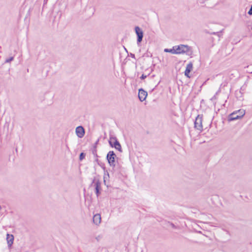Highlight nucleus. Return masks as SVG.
<instances>
[{
    "instance_id": "f257e3e1",
    "label": "nucleus",
    "mask_w": 252,
    "mask_h": 252,
    "mask_svg": "<svg viewBox=\"0 0 252 252\" xmlns=\"http://www.w3.org/2000/svg\"><path fill=\"white\" fill-rule=\"evenodd\" d=\"M176 54H186L191 56L193 54L192 48L187 45L180 44L175 46Z\"/></svg>"
},
{
    "instance_id": "f03ea898",
    "label": "nucleus",
    "mask_w": 252,
    "mask_h": 252,
    "mask_svg": "<svg viewBox=\"0 0 252 252\" xmlns=\"http://www.w3.org/2000/svg\"><path fill=\"white\" fill-rule=\"evenodd\" d=\"M108 142L109 144L112 147L115 148L120 152H122L121 145L118 141L116 137L113 135H110Z\"/></svg>"
},
{
    "instance_id": "7ed1b4c3",
    "label": "nucleus",
    "mask_w": 252,
    "mask_h": 252,
    "mask_svg": "<svg viewBox=\"0 0 252 252\" xmlns=\"http://www.w3.org/2000/svg\"><path fill=\"white\" fill-rule=\"evenodd\" d=\"M245 114V111L243 109H240L232 113L229 116V121H234L242 118Z\"/></svg>"
},
{
    "instance_id": "20e7f679",
    "label": "nucleus",
    "mask_w": 252,
    "mask_h": 252,
    "mask_svg": "<svg viewBox=\"0 0 252 252\" xmlns=\"http://www.w3.org/2000/svg\"><path fill=\"white\" fill-rule=\"evenodd\" d=\"M116 157V154L113 151H109L107 155V159L108 161L109 165L114 167L116 165L115 158Z\"/></svg>"
},
{
    "instance_id": "39448f33",
    "label": "nucleus",
    "mask_w": 252,
    "mask_h": 252,
    "mask_svg": "<svg viewBox=\"0 0 252 252\" xmlns=\"http://www.w3.org/2000/svg\"><path fill=\"white\" fill-rule=\"evenodd\" d=\"M202 120V116L198 115L196 117L194 122V127L200 131H202L203 130Z\"/></svg>"
},
{
    "instance_id": "423d86ee",
    "label": "nucleus",
    "mask_w": 252,
    "mask_h": 252,
    "mask_svg": "<svg viewBox=\"0 0 252 252\" xmlns=\"http://www.w3.org/2000/svg\"><path fill=\"white\" fill-rule=\"evenodd\" d=\"M135 31L136 34L137 36V43H140L142 40L143 37V32L141 29H140L139 27L137 26L135 27Z\"/></svg>"
},
{
    "instance_id": "0eeeda50",
    "label": "nucleus",
    "mask_w": 252,
    "mask_h": 252,
    "mask_svg": "<svg viewBox=\"0 0 252 252\" xmlns=\"http://www.w3.org/2000/svg\"><path fill=\"white\" fill-rule=\"evenodd\" d=\"M147 92L145 91L143 89H140L139 90L138 97L141 101H143L145 100L147 96Z\"/></svg>"
},
{
    "instance_id": "6e6552de",
    "label": "nucleus",
    "mask_w": 252,
    "mask_h": 252,
    "mask_svg": "<svg viewBox=\"0 0 252 252\" xmlns=\"http://www.w3.org/2000/svg\"><path fill=\"white\" fill-rule=\"evenodd\" d=\"M75 132L77 136L82 138L85 134L84 128L82 126H78L76 128Z\"/></svg>"
},
{
    "instance_id": "1a4fd4ad",
    "label": "nucleus",
    "mask_w": 252,
    "mask_h": 252,
    "mask_svg": "<svg viewBox=\"0 0 252 252\" xmlns=\"http://www.w3.org/2000/svg\"><path fill=\"white\" fill-rule=\"evenodd\" d=\"M193 64L192 63H189L186 66V68L185 71V75L188 77H189V74L190 71L192 70Z\"/></svg>"
},
{
    "instance_id": "9d476101",
    "label": "nucleus",
    "mask_w": 252,
    "mask_h": 252,
    "mask_svg": "<svg viewBox=\"0 0 252 252\" xmlns=\"http://www.w3.org/2000/svg\"><path fill=\"white\" fill-rule=\"evenodd\" d=\"M6 240L8 247L10 248L13 244L14 236L12 234H7L6 235Z\"/></svg>"
},
{
    "instance_id": "9b49d317",
    "label": "nucleus",
    "mask_w": 252,
    "mask_h": 252,
    "mask_svg": "<svg viewBox=\"0 0 252 252\" xmlns=\"http://www.w3.org/2000/svg\"><path fill=\"white\" fill-rule=\"evenodd\" d=\"M101 216L99 214H96L94 216L93 221L96 225H99L101 222Z\"/></svg>"
},
{
    "instance_id": "f8f14e48",
    "label": "nucleus",
    "mask_w": 252,
    "mask_h": 252,
    "mask_svg": "<svg viewBox=\"0 0 252 252\" xmlns=\"http://www.w3.org/2000/svg\"><path fill=\"white\" fill-rule=\"evenodd\" d=\"M101 183L99 181H97L95 183V193L98 196L99 194V189H100Z\"/></svg>"
},
{
    "instance_id": "ddd939ff",
    "label": "nucleus",
    "mask_w": 252,
    "mask_h": 252,
    "mask_svg": "<svg viewBox=\"0 0 252 252\" xmlns=\"http://www.w3.org/2000/svg\"><path fill=\"white\" fill-rule=\"evenodd\" d=\"M165 52L171 53L173 54H176L175 46L173 47L172 49H165L164 50Z\"/></svg>"
},
{
    "instance_id": "4468645a",
    "label": "nucleus",
    "mask_w": 252,
    "mask_h": 252,
    "mask_svg": "<svg viewBox=\"0 0 252 252\" xmlns=\"http://www.w3.org/2000/svg\"><path fill=\"white\" fill-rule=\"evenodd\" d=\"M13 59H14V58L13 57H11L8 59H7L5 60V63H10V62L12 61L13 60Z\"/></svg>"
},
{
    "instance_id": "2eb2a0df",
    "label": "nucleus",
    "mask_w": 252,
    "mask_h": 252,
    "mask_svg": "<svg viewBox=\"0 0 252 252\" xmlns=\"http://www.w3.org/2000/svg\"><path fill=\"white\" fill-rule=\"evenodd\" d=\"M85 158V154L83 153H81L79 156L80 160H82Z\"/></svg>"
},
{
    "instance_id": "dca6fc26",
    "label": "nucleus",
    "mask_w": 252,
    "mask_h": 252,
    "mask_svg": "<svg viewBox=\"0 0 252 252\" xmlns=\"http://www.w3.org/2000/svg\"><path fill=\"white\" fill-rule=\"evenodd\" d=\"M248 14L249 15H252V6H251V7L250 9L248 11Z\"/></svg>"
},
{
    "instance_id": "f3484780",
    "label": "nucleus",
    "mask_w": 252,
    "mask_h": 252,
    "mask_svg": "<svg viewBox=\"0 0 252 252\" xmlns=\"http://www.w3.org/2000/svg\"><path fill=\"white\" fill-rule=\"evenodd\" d=\"M147 77V75H145L144 74H142V76L140 77V78L141 79H144Z\"/></svg>"
},
{
    "instance_id": "a211bd4d",
    "label": "nucleus",
    "mask_w": 252,
    "mask_h": 252,
    "mask_svg": "<svg viewBox=\"0 0 252 252\" xmlns=\"http://www.w3.org/2000/svg\"><path fill=\"white\" fill-rule=\"evenodd\" d=\"M168 223L169 224V225L172 227V228H175L176 227H175V225L172 223H171V222H168Z\"/></svg>"
},
{
    "instance_id": "6ab92c4d",
    "label": "nucleus",
    "mask_w": 252,
    "mask_h": 252,
    "mask_svg": "<svg viewBox=\"0 0 252 252\" xmlns=\"http://www.w3.org/2000/svg\"><path fill=\"white\" fill-rule=\"evenodd\" d=\"M247 72L251 73H252V70H248Z\"/></svg>"
}]
</instances>
